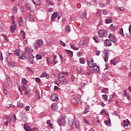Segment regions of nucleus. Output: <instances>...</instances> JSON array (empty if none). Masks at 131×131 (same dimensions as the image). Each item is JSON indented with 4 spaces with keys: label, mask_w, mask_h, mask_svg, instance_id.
<instances>
[{
    "label": "nucleus",
    "mask_w": 131,
    "mask_h": 131,
    "mask_svg": "<svg viewBox=\"0 0 131 131\" xmlns=\"http://www.w3.org/2000/svg\"><path fill=\"white\" fill-rule=\"evenodd\" d=\"M103 99L104 101H107L108 100V96L107 95H102Z\"/></svg>",
    "instance_id": "de8ad7c7"
},
{
    "label": "nucleus",
    "mask_w": 131,
    "mask_h": 131,
    "mask_svg": "<svg viewBox=\"0 0 131 131\" xmlns=\"http://www.w3.org/2000/svg\"><path fill=\"white\" fill-rule=\"evenodd\" d=\"M105 62H108V53H106L103 58Z\"/></svg>",
    "instance_id": "37998d69"
},
{
    "label": "nucleus",
    "mask_w": 131,
    "mask_h": 131,
    "mask_svg": "<svg viewBox=\"0 0 131 131\" xmlns=\"http://www.w3.org/2000/svg\"><path fill=\"white\" fill-rule=\"evenodd\" d=\"M18 23L19 26H20L21 27H22V26L24 25V20H23V19H22V17L20 16L19 17Z\"/></svg>",
    "instance_id": "f8f14e48"
},
{
    "label": "nucleus",
    "mask_w": 131,
    "mask_h": 131,
    "mask_svg": "<svg viewBox=\"0 0 131 131\" xmlns=\"http://www.w3.org/2000/svg\"><path fill=\"white\" fill-rule=\"evenodd\" d=\"M98 34L100 37H106L108 35V32L106 30H99Z\"/></svg>",
    "instance_id": "f03ea898"
},
{
    "label": "nucleus",
    "mask_w": 131,
    "mask_h": 131,
    "mask_svg": "<svg viewBox=\"0 0 131 131\" xmlns=\"http://www.w3.org/2000/svg\"><path fill=\"white\" fill-rule=\"evenodd\" d=\"M15 30H16V26H11L10 27V32H11V33H14Z\"/></svg>",
    "instance_id": "a878e982"
},
{
    "label": "nucleus",
    "mask_w": 131,
    "mask_h": 131,
    "mask_svg": "<svg viewBox=\"0 0 131 131\" xmlns=\"http://www.w3.org/2000/svg\"><path fill=\"white\" fill-rule=\"evenodd\" d=\"M86 84L85 83H81L80 85L79 86V89L82 90L85 88Z\"/></svg>",
    "instance_id": "393cba45"
},
{
    "label": "nucleus",
    "mask_w": 131,
    "mask_h": 131,
    "mask_svg": "<svg viewBox=\"0 0 131 131\" xmlns=\"http://www.w3.org/2000/svg\"><path fill=\"white\" fill-rule=\"evenodd\" d=\"M3 88H4V91H7V85H6V84L3 83Z\"/></svg>",
    "instance_id": "e2e57ef3"
},
{
    "label": "nucleus",
    "mask_w": 131,
    "mask_h": 131,
    "mask_svg": "<svg viewBox=\"0 0 131 131\" xmlns=\"http://www.w3.org/2000/svg\"><path fill=\"white\" fill-rule=\"evenodd\" d=\"M65 27H66L65 29H66V31H67V32L69 33V32H70V31H71L70 30V27L69 25L66 26Z\"/></svg>",
    "instance_id": "f704fd0d"
},
{
    "label": "nucleus",
    "mask_w": 131,
    "mask_h": 131,
    "mask_svg": "<svg viewBox=\"0 0 131 131\" xmlns=\"http://www.w3.org/2000/svg\"><path fill=\"white\" fill-rule=\"evenodd\" d=\"M34 59V56L32 54H29L28 55V60L29 61L31 64H33V61Z\"/></svg>",
    "instance_id": "423d86ee"
},
{
    "label": "nucleus",
    "mask_w": 131,
    "mask_h": 131,
    "mask_svg": "<svg viewBox=\"0 0 131 131\" xmlns=\"http://www.w3.org/2000/svg\"><path fill=\"white\" fill-rule=\"evenodd\" d=\"M108 37L110 38V40L112 41V42H116V38H115V36L112 34H110L108 35Z\"/></svg>",
    "instance_id": "6e6552de"
},
{
    "label": "nucleus",
    "mask_w": 131,
    "mask_h": 131,
    "mask_svg": "<svg viewBox=\"0 0 131 131\" xmlns=\"http://www.w3.org/2000/svg\"><path fill=\"white\" fill-rule=\"evenodd\" d=\"M61 17H62V13H58V14L57 15V19L60 20V18H61Z\"/></svg>",
    "instance_id": "6e6d98bb"
},
{
    "label": "nucleus",
    "mask_w": 131,
    "mask_h": 131,
    "mask_svg": "<svg viewBox=\"0 0 131 131\" xmlns=\"http://www.w3.org/2000/svg\"><path fill=\"white\" fill-rule=\"evenodd\" d=\"M30 109V106H29V105H27L26 106H25V110L26 111H29V110Z\"/></svg>",
    "instance_id": "5fc2aeb1"
},
{
    "label": "nucleus",
    "mask_w": 131,
    "mask_h": 131,
    "mask_svg": "<svg viewBox=\"0 0 131 131\" xmlns=\"http://www.w3.org/2000/svg\"><path fill=\"white\" fill-rule=\"evenodd\" d=\"M47 124H48L50 126V127H51V128H53V124H52L51 123V120H48L47 121Z\"/></svg>",
    "instance_id": "72a5a7b5"
},
{
    "label": "nucleus",
    "mask_w": 131,
    "mask_h": 131,
    "mask_svg": "<svg viewBox=\"0 0 131 131\" xmlns=\"http://www.w3.org/2000/svg\"><path fill=\"white\" fill-rule=\"evenodd\" d=\"M67 53L70 55V56L71 57H72V56H73V52H72L70 50H67Z\"/></svg>",
    "instance_id": "8fccbe9b"
},
{
    "label": "nucleus",
    "mask_w": 131,
    "mask_h": 131,
    "mask_svg": "<svg viewBox=\"0 0 131 131\" xmlns=\"http://www.w3.org/2000/svg\"><path fill=\"white\" fill-rule=\"evenodd\" d=\"M30 91V90L29 89V88H26V87L25 88V93L26 96L28 95Z\"/></svg>",
    "instance_id": "473e14b6"
},
{
    "label": "nucleus",
    "mask_w": 131,
    "mask_h": 131,
    "mask_svg": "<svg viewBox=\"0 0 131 131\" xmlns=\"http://www.w3.org/2000/svg\"><path fill=\"white\" fill-rule=\"evenodd\" d=\"M59 43H60L61 45V46H62V47H66V45L65 43H64V42H63L62 40H60L59 41Z\"/></svg>",
    "instance_id": "4d7b16f0"
},
{
    "label": "nucleus",
    "mask_w": 131,
    "mask_h": 131,
    "mask_svg": "<svg viewBox=\"0 0 131 131\" xmlns=\"http://www.w3.org/2000/svg\"><path fill=\"white\" fill-rule=\"evenodd\" d=\"M35 96L36 97V99H37L38 100H39L40 99V94H39V92L36 91Z\"/></svg>",
    "instance_id": "b1692460"
},
{
    "label": "nucleus",
    "mask_w": 131,
    "mask_h": 131,
    "mask_svg": "<svg viewBox=\"0 0 131 131\" xmlns=\"http://www.w3.org/2000/svg\"><path fill=\"white\" fill-rule=\"evenodd\" d=\"M17 107H23V103H22L21 102V101H18V102H17Z\"/></svg>",
    "instance_id": "49530a36"
},
{
    "label": "nucleus",
    "mask_w": 131,
    "mask_h": 131,
    "mask_svg": "<svg viewBox=\"0 0 131 131\" xmlns=\"http://www.w3.org/2000/svg\"><path fill=\"white\" fill-rule=\"evenodd\" d=\"M120 34L122 36V37H124V34L123 33V29L122 28L120 29Z\"/></svg>",
    "instance_id": "e433bc0d"
},
{
    "label": "nucleus",
    "mask_w": 131,
    "mask_h": 131,
    "mask_svg": "<svg viewBox=\"0 0 131 131\" xmlns=\"http://www.w3.org/2000/svg\"><path fill=\"white\" fill-rule=\"evenodd\" d=\"M35 81L38 83H39L40 82V79L39 78L37 77V78H35Z\"/></svg>",
    "instance_id": "bf43d9fd"
},
{
    "label": "nucleus",
    "mask_w": 131,
    "mask_h": 131,
    "mask_svg": "<svg viewBox=\"0 0 131 131\" xmlns=\"http://www.w3.org/2000/svg\"><path fill=\"white\" fill-rule=\"evenodd\" d=\"M26 7H27V9H28V10H29V11H30V12H34L35 10L33 9L32 5H31V4H30L29 3H27L26 4Z\"/></svg>",
    "instance_id": "4468645a"
},
{
    "label": "nucleus",
    "mask_w": 131,
    "mask_h": 131,
    "mask_svg": "<svg viewBox=\"0 0 131 131\" xmlns=\"http://www.w3.org/2000/svg\"><path fill=\"white\" fill-rule=\"evenodd\" d=\"M105 41L107 47H110L111 46H112V43L110 40L106 39Z\"/></svg>",
    "instance_id": "412c9836"
},
{
    "label": "nucleus",
    "mask_w": 131,
    "mask_h": 131,
    "mask_svg": "<svg viewBox=\"0 0 131 131\" xmlns=\"http://www.w3.org/2000/svg\"><path fill=\"white\" fill-rule=\"evenodd\" d=\"M20 53H21L20 50H16L15 51V54L16 56H18V57H19V56H20Z\"/></svg>",
    "instance_id": "a19ab883"
},
{
    "label": "nucleus",
    "mask_w": 131,
    "mask_h": 131,
    "mask_svg": "<svg viewBox=\"0 0 131 131\" xmlns=\"http://www.w3.org/2000/svg\"><path fill=\"white\" fill-rule=\"evenodd\" d=\"M46 3L50 6H54L55 5L54 3H52V2L49 0H46Z\"/></svg>",
    "instance_id": "a18cd8bd"
},
{
    "label": "nucleus",
    "mask_w": 131,
    "mask_h": 131,
    "mask_svg": "<svg viewBox=\"0 0 131 131\" xmlns=\"http://www.w3.org/2000/svg\"><path fill=\"white\" fill-rule=\"evenodd\" d=\"M80 63L81 64H84L85 63V60H84V59H80Z\"/></svg>",
    "instance_id": "052dcab7"
},
{
    "label": "nucleus",
    "mask_w": 131,
    "mask_h": 131,
    "mask_svg": "<svg viewBox=\"0 0 131 131\" xmlns=\"http://www.w3.org/2000/svg\"><path fill=\"white\" fill-rule=\"evenodd\" d=\"M92 68H93L94 71H95L96 72H98V71H99V70H100V68H99V67L97 66V64H96V63H95V66Z\"/></svg>",
    "instance_id": "5701e85b"
},
{
    "label": "nucleus",
    "mask_w": 131,
    "mask_h": 131,
    "mask_svg": "<svg viewBox=\"0 0 131 131\" xmlns=\"http://www.w3.org/2000/svg\"><path fill=\"white\" fill-rule=\"evenodd\" d=\"M0 60L1 61H3L4 60V57H3V53L0 52Z\"/></svg>",
    "instance_id": "680f3d73"
},
{
    "label": "nucleus",
    "mask_w": 131,
    "mask_h": 131,
    "mask_svg": "<svg viewBox=\"0 0 131 131\" xmlns=\"http://www.w3.org/2000/svg\"><path fill=\"white\" fill-rule=\"evenodd\" d=\"M89 112V108L85 107V111H84V114H86Z\"/></svg>",
    "instance_id": "338daca9"
},
{
    "label": "nucleus",
    "mask_w": 131,
    "mask_h": 131,
    "mask_svg": "<svg viewBox=\"0 0 131 131\" xmlns=\"http://www.w3.org/2000/svg\"><path fill=\"white\" fill-rule=\"evenodd\" d=\"M112 65H115V60L114 59L111 60Z\"/></svg>",
    "instance_id": "69168bd1"
},
{
    "label": "nucleus",
    "mask_w": 131,
    "mask_h": 131,
    "mask_svg": "<svg viewBox=\"0 0 131 131\" xmlns=\"http://www.w3.org/2000/svg\"><path fill=\"white\" fill-rule=\"evenodd\" d=\"M22 83L24 84V87L26 88V84H27L28 81L26 79L23 78L21 80Z\"/></svg>",
    "instance_id": "4be33fe9"
},
{
    "label": "nucleus",
    "mask_w": 131,
    "mask_h": 131,
    "mask_svg": "<svg viewBox=\"0 0 131 131\" xmlns=\"http://www.w3.org/2000/svg\"><path fill=\"white\" fill-rule=\"evenodd\" d=\"M5 119H6L7 121L4 122V125L8 126L9 123L12 122V117H11V116H6L5 117Z\"/></svg>",
    "instance_id": "7ed1b4c3"
},
{
    "label": "nucleus",
    "mask_w": 131,
    "mask_h": 131,
    "mask_svg": "<svg viewBox=\"0 0 131 131\" xmlns=\"http://www.w3.org/2000/svg\"><path fill=\"white\" fill-rule=\"evenodd\" d=\"M18 58L19 59H22L23 60H26V59H27V56H26V54L23 53Z\"/></svg>",
    "instance_id": "6ab92c4d"
},
{
    "label": "nucleus",
    "mask_w": 131,
    "mask_h": 131,
    "mask_svg": "<svg viewBox=\"0 0 131 131\" xmlns=\"http://www.w3.org/2000/svg\"><path fill=\"white\" fill-rule=\"evenodd\" d=\"M105 23L106 24H110V23H112V20L111 18L105 19Z\"/></svg>",
    "instance_id": "79ce46f5"
},
{
    "label": "nucleus",
    "mask_w": 131,
    "mask_h": 131,
    "mask_svg": "<svg viewBox=\"0 0 131 131\" xmlns=\"http://www.w3.org/2000/svg\"><path fill=\"white\" fill-rule=\"evenodd\" d=\"M128 30H129V33H130V35H131V24L129 26Z\"/></svg>",
    "instance_id": "774afa93"
},
{
    "label": "nucleus",
    "mask_w": 131,
    "mask_h": 131,
    "mask_svg": "<svg viewBox=\"0 0 131 131\" xmlns=\"http://www.w3.org/2000/svg\"><path fill=\"white\" fill-rule=\"evenodd\" d=\"M20 33H21L23 35V39H25V38H26V37L25 36V32H24L23 30H21Z\"/></svg>",
    "instance_id": "3c124183"
},
{
    "label": "nucleus",
    "mask_w": 131,
    "mask_h": 131,
    "mask_svg": "<svg viewBox=\"0 0 131 131\" xmlns=\"http://www.w3.org/2000/svg\"><path fill=\"white\" fill-rule=\"evenodd\" d=\"M51 108L52 110H58V104H57V103H52L51 105Z\"/></svg>",
    "instance_id": "ddd939ff"
},
{
    "label": "nucleus",
    "mask_w": 131,
    "mask_h": 131,
    "mask_svg": "<svg viewBox=\"0 0 131 131\" xmlns=\"http://www.w3.org/2000/svg\"><path fill=\"white\" fill-rule=\"evenodd\" d=\"M42 45H43V41L42 39H37L36 43L33 44V47L35 50H38V47H42Z\"/></svg>",
    "instance_id": "f257e3e1"
},
{
    "label": "nucleus",
    "mask_w": 131,
    "mask_h": 131,
    "mask_svg": "<svg viewBox=\"0 0 131 131\" xmlns=\"http://www.w3.org/2000/svg\"><path fill=\"white\" fill-rule=\"evenodd\" d=\"M71 49H73V50H74L75 51H77V50H79V47H75V46L73 44H72L71 45Z\"/></svg>",
    "instance_id": "c85d7f7f"
},
{
    "label": "nucleus",
    "mask_w": 131,
    "mask_h": 131,
    "mask_svg": "<svg viewBox=\"0 0 131 131\" xmlns=\"http://www.w3.org/2000/svg\"><path fill=\"white\" fill-rule=\"evenodd\" d=\"M100 114L101 115L105 114V115H108V112L106 111V110L103 109L101 111Z\"/></svg>",
    "instance_id": "c756f323"
},
{
    "label": "nucleus",
    "mask_w": 131,
    "mask_h": 131,
    "mask_svg": "<svg viewBox=\"0 0 131 131\" xmlns=\"http://www.w3.org/2000/svg\"><path fill=\"white\" fill-rule=\"evenodd\" d=\"M24 129L27 131H31V128L28 124H25L24 126Z\"/></svg>",
    "instance_id": "aec40b11"
},
{
    "label": "nucleus",
    "mask_w": 131,
    "mask_h": 131,
    "mask_svg": "<svg viewBox=\"0 0 131 131\" xmlns=\"http://www.w3.org/2000/svg\"><path fill=\"white\" fill-rule=\"evenodd\" d=\"M36 59H37L38 60H41V59L42 58V56L40 54H37L36 55Z\"/></svg>",
    "instance_id": "58836bf2"
},
{
    "label": "nucleus",
    "mask_w": 131,
    "mask_h": 131,
    "mask_svg": "<svg viewBox=\"0 0 131 131\" xmlns=\"http://www.w3.org/2000/svg\"><path fill=\"white\" fill-rule=\"evenodd\" d=\"M58 123L59 125H64L65 123H66V120H65V118L62 117L61 119L58 120Z\"/></svg>",
    "instance_id": "0eeeda50"
},
{
    "label": "nucleus",
    "mask_w": 131,
    "mask_h": 131,
    "mask_svg": "<svg viewBox=\"0 0 131 131\" xmlns=\"http://www.w3.org/2000/svg\"><path fill=\"white\" fill-rule=\"evenodd\" d=\"M88 64L89 67L93 68L95 66L96 63H94V60L93 59H89L87 60Z\"/></svg>",
    "instance_id": "39448f33"
},
{
    "label": "nucleus",
    "mask_w": 131,
    "mask_h": 131,
    "mask_svg": "<svg viewBox=\"0 0 131 131\" xmlns=\"http://www.w3.org/2000/svg\"><path fill=\"white\" fill-rule=\"evenodd\" d=\"M7 82L9 86H12L13 84L12 83V81H11V79L9 78L7 79Z\"/></svg>",
    "instance_id": "cd10ccee"
},
{
    "label": "nucleus",
    "mask_w": 131,
    "mask_h": 131,
    "mask_svg": "<svg viewBox=\"0 0 131 131\" xmlns=\"http://www.w3.org/2000/svg\"><path fill=\"white\" fill-rule=\"evenodd\" d=\"M40 77H46V78H49V75H48V73H43L42 75H40Z\"/></svg>",
    "instance_id": "2f4dec72"
},
{
    "label": "nucleus",
    "mask_w": 131,
    "mask_h": 131,
    "mask_svg": "<svg viewBox=\"0 0 131 131\" xmlns=\"http://www.w3.org/2000/svg\"><path fill=\"white\" fill-rule=\"evenodd\" d=\"M51 99L53 101V102H55V101H58V95L56 94H53L51 96Z\"/></svg>",
    "instance_id": "9b49d317"
},
{
    "label": "nucleus",
    "mask_w": 131,
    "mask_h": 131,
    "mask_svg": "<svg viewBox=\"0 0 131 131\" xmlns=\"http://www.w3.org/2000/svg\"><path fill=\"white\" fill-rule=\"evenodd\" d=\"M110 30H111L112 31H115V27H114V26H113V24H112V25L110 26Z\"/></svg>",
    "instance_id": "4c0bfd02"
},
{
    "label": "nucleus",
    "mask_w": 131,
    "mask_h": 131,
    "mask_svg": "<svg viewBox=\"0 0 131 131\" xmlns=\"http://www.w3.org/2000/svg\"><path fill=\"white\" fill-rule=\"evenodd\" d=\"M12 13L13 14H16V13H17V8L16 7H13L12 9Z\"/></svg>",
    "instance_id": "603ef678"
},
{
    "label": "nucleus",
    "mask_w": 131,
    "mask_h": 131,
    "mask_svg": "<svg viewBox=\"0 0 131 131\" xmlns=\"http://www.w3.org/2000/svg\"><path fill=\"white\" fill-rule=\"evenodd\" d=\"M28 17L29 18V21H30L31 22H34V18L33 17V15H32V14H31V13L29 12L28 14Z\"/></svg>",
    "instance_id": "dca6fc26"
},
{
    "label": "nucleus",
    "mask_w": 131,
    "mask_h": 131,
    "mask_svg": "<svg viewBox=\"0 0 131 131\" xmlns=\"http://www.w3.org/2000/svg\"><path fill=\"white\" fill-rule=\"evenodd\" d=\"M12 120L13 121V122H16V120H17V117H16V115L13 114V116L12 117Z\"/></svg>",
    "instance_id": "c03bdc74"
},
{
    "label": "nucleus",
    "mask_w": 131,
    "mask_h": 131,
    "mask_svg": "<svg viewBox=\"0 0 131 131\" xmlns=\"http://www.w3.org/2000/svg\"><path fill=\"white\" fill-rule=\"evenodd\" d=\"M110 122H111V121L110 120V119L109 120H108V121H104V123L106 125H109L110 124Z\"/></svg>",
    "instance_id": "864d4df0"
},
{
    "label": "nucleus",
    "mask_w": 131,
    "mask_h": 131,
    "mask_svg": "<svg viewBox=\"0 0 131 131\" xmlns=\"http://www.w3.org/2000/svg\"><path fill=\"white\" fill-rule=\"evenodd\" d=\"M34 4L36 5V6H40V0H37L34 2Z\"/></svg>",
    "instance_id": "ea45409f"
},
{
    "label": "nucleus",
    "mask_w": 131,
    "mask_h": 131,
    "mask_svg": "<svg viewBox=\"0 0 131 131\" xmlns=\"http://www.w3.org/2000/svg\"><path fill=\"white\" fill-rule=\"evenodd\" d=\"M84 17H86V13L84 12L81 14L80 17L83 18Z\"/></svg>",
    "instance_id": "09e8293b"
},
{
    "label": "nucleus",
    "mask_w": 131,
    "mask_h": 131,
    "mask_svg": "<svg viewBox=\"0 0 131 131\" xmlns=\"http://www.w3.org/2000/svg\"><path fill=\"white\" fill-rule=\"evenodd\" d=\"M62 74H63V75L64 76V75L66 76H68V72H62Z\"/></svg>",
    "instance_id": "0e129e2a"
},
{
    "label": "nucleus",
    "mask_w": 131,
    "mask_h": 131,
    "mask_svg": "<svg viewBox=\"0 0 131 131\" xmlns=\"http://www.w3.org/2000/svg\"><path fill=\"white\" fill-rule=\"evenodd\" d=\"M118 9L120 10V11H121V12H123V11H124V7H118Z\"/></svg>",
    "instance_id": "13d9d810"
},
{
    "label": "nucleus",
    "mask_w": 131,
    "mask_h": 131,
    "mask_svg": "<svg viewBox=\"0 0 131 131\" xmlns=\"http://www.w3.org/2000/svg\"><path fill=\"white\" fill-rule=\"evenodd\" d=\"M124 95L125 97H126L127 99H128L129 98V95H128V94L127 93V91L126 90H124Z\"/></svg>",
    "instance_id": "c9c22d12"
},
{
    "label": "nucleus",
    "mask_w": 131,
    "mask_h": 131,
    "mask_svg": "<svg viewBox=\"0 0 131 131\" xmlns=\"http://www.w3.org/2000/svg\"><path fill=\"white\" fill-rule=\"evenodd\" d=\"M74 123L76 128H79V121H78V119H75L74 121Z\"/></svg>",
    "instance_id": "f3484780"
},
{
    "label": "nucleus",
    "mask_w": 131,
    "mask_h": 131,
    "mask_svg": "<svg viewBox=\"0 0 131 131\" xmlns=\"http://www.w3.org/2000/svg\"><path fill=\"white\" fill-rule=\"evenodd\" d=\"M25 52L27 55H32V53H33L34 50L32 48L27 47L25 49Z\"/></svg>",
    "instance_id": "20e7f679"
},
{
    "label": "nucleus",
    "mask_w": 131,
    "mask_h": 131,
    "mask_svg": "<svg viewBox=\"0 0 131 131\" xmlns=\"http://www.w3.org/2000/svg\"><path fill=\"white\" fill-rule=\"evenodd\" d=\"M64 78H65V76L63 75V74L59 73V78H58L59 80L60 81V80H62Z\"/></svg>",
    "instance_id": "7c9ffc66"
},
{
    "label": "nucleus",
    "mask_w": 131,
    "mask_h": 131,
    "mask_svg": "<svg viewBox=\"0 0 131 131\" xmlns=\"http://www.w3.org/2000/svg\"><path fill=\"white\" fill-rule=\"evenodd\" d=\"M68 123L70 126L72 128H73V125L74 124L73 123V119H69Z\"/></svg>",
    "instance_id": "2eb2a0df"
},
{
    "label": "nucleus",
    "mask_w": 131,
    "mask_h": 131,
    "mask_svg": "<svg viewBox=\"0 0 131 131\" xmlns=\"http://www.w3.org/2000/svg\"><path fill=\"white\" fill-rule=\"evenodd\" d=\"M58 12H54L53 14L51 16V21L52 22H54L55 21V19H57V17H58Z\"/></svg>",
    "instance_id": "9d476101"
},
{
    "label": "nucleus",
    "mask_w": 131,
    "mask_h": 131,
    "mask_svg": "<svg viewBox=\"0 0 131 131\" xmlns=\"http://www.w3.org/2000/svg\"><path fill=\"white\" fill-rule=\"evenodd\" d=\"M79 45L80 46V47H82V48H85L88 46L86 42L82 40L79 41Z\"/></svg>",
    "instance_id": "1a4fd4ad"
},
{
    "label": "nucleus",
    "mask_w": 131,
    "mask_h": 131,
    "mask_svg": "<svg viewBox=\"0 0 131 131\" xmlns=\"http://www.w3.org/2000/svg\"><path fill=\"white\" fill-rule=\"evenodd\" d=\"M123 124H124V126H128V124H130V122H129V121H128V120H127V121H126L125 120H124Z\"/></svg>",
    "instance_id": "bb28decb"
},
{
    "label": "nucleus",
    "mask_w": 131,
    "mask_h": 131,
    "mask_svg": "<svg viewBox=\"0 0 131 131\" xmlns=\"http://www.w3.org/2000/svg\"><path fill=\"white\" fill-rule=\"evenodd\" d=\"M61 84H67L68 83V80H67L66 78L62 79L59 80Z\"/></svg>",
    "instance_id": "a211bd4d"
}]
</instances>
